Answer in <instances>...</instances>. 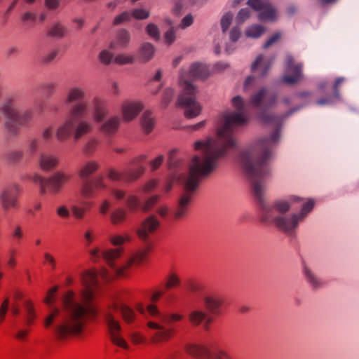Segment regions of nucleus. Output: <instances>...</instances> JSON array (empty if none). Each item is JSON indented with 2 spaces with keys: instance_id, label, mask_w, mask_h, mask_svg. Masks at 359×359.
<instances>
[{
  "instance_id": "obj_1",
  "label": "nucleus",
  "mask_w": 359,
  "mask_h": 359,
  "mask_svg": "<svg viewBox=\"0 0 359 359\" xmlns=\"http://www.w3.org/2000/svg\"><path fill=\"white\" fill-rule=\"evenodd\" d=\"M231 103L235 111L224 114L217 127L216 137L194 143L195 150L201 151V155L193 157L188 175L177 169L179 163L175 158L177 149H174L169 152L168 163L170 170V180L165 186V191L168 192L172 189L174 182L183 184V191L172 211L176 220L182 219L187 215L201 178L212 172L217 165L218 159L237 147L233 130L244 124L248 118L245 103L240 95L233 97Z\"/></svg>"
},
{
  "instance_id": "obj_2",
  "label": "nucleus",
  "mask_w": 359,
  "mask_h": 359,
  "mask_svg": "<svg viewBox=\"0 0 359 359\" xmlns=\"http://www.w3.org/2000/svg\"><path fill=\"white\" fill-rule=\"evenodd\" d=\"M279 137V129L276 128L269 137L262 139L242 151L239 160L245 172L250 177L252 192L259 205L260 221L266 224H273L280 231L292 234L298 227L299 223L311 212L315 202L309 200L303 204L300 212L291 215L286 213L292 203L302 201L301 198L291 196L289 200H276L272 204L267 203L264 178L269 175L271 149L278 142Z\"/></svg>"
},
{
  "instance_id": "obj_3",
  "label": "nucleus",
  "mask_w": 359,
  "mask_h": 359,
  "mask_svg": "<svg viewBox=\"0 0 359 359\" xmlns=\"http://www.w3.org/2000/svg\"><path fill=\"white\" fill-rule=\"evenodd\" d=\"M97 273L94 270L86 271L81 275L83 289L79 298L75 293L67 291L62 297V307L53 306V298L57 290L53 287L48 292L44 302L50 307V313L45 318L44 326L51 328L55 337L63 340L73 335H78L83 331L86 320L95 317L97 309L92 303L93 288L97 285Z\"/></svg>"
},
{
  "instance_id": "obj_4",
  "label": "nucleus",
  "mask_w": 359,
  "mask_h": 359,
  "mask_svg": "<svg viewBox=\"0 0 359 359\" xmlns=\"http://www.w3.org/2000/svg\"><path fill=\"white\" fill-rule=\"evenodd\" d=\"M86 96V90L81 86H73L67 89L64 102L72 107L69 116L56 130L58 140H67L71 135L74 140H79L94 131L93 121L86 117L89 113L88 104L84 102Z\"/></svg>"
},
{
  "instance_id": "obj_5",
  "label": "nucleus",
  "mask_w": 359,
  "mask_h": 359,
  "mask_svg": "<svg viewBox=\"0 0 359 359\" xmlns=\"http://www.w3.org/2000/svg\"><path fill=\"white\" fill-rule=\"evenodd\" d=\"M207 67L201 63L193 64L189 71L182 69L179 76V84L182 93L179 95L177 105L184 109V116L188 118L198 116L202 107L196 100L197 88L191 83L192 79H205L208 76Z\"/></svg>"
},
{
  "instance_id": "obj_6",
  "label": "nucleus",
  "mask_w": 359,
  "mask_h": 359,
  "mask_svg": "<svg viewBox=\"0 0 359 359\" xmlns=\"http://www.w3.org/2000/svg\"><path fill=\"white\" fill-rule=\"evenodd\" d=\"M20 96L17 93L7 95L1 104V110L6 117L5 129L11 137H16L21 128L29 126L32 121L34 111L31 109L22 112L18 111Z\"/></svg>"
},
{
  "instance_id": "obj_7",
  "label": "nucleus",
  "mask_w": 359,
  "mask_h": 359,
  "mask_svg": "<svg viewBox=\"0 0 359 359\" xmlns=\"http://www.w3.org/2000/svg\"><path fill=\"white\" fill-rule=\"evenodd\" d=\"M147 310L154 318V320L147 323V326L156 330L154 334L156 341L168 340L175 332L174 323L183 318V316L178 313H161L153 304L149 305Z\"/></svg>"
},
{
  "instance_id": "obj_8",
  "label": "nucleus",
  "mask_w": 359,
  "mask_h": 359,
  "mask_svg": "<svg viewBox=\"0 0 359 359\" xmlns=\"http://www.w3.org/2000/svg\"><path fill=\"white\" fill-rule=\"evenodd\" d=\"M112 311H119L123 319L128 323L133 322L135 316L134 311L123 303L114 302L111 306H109L107 310L102 312L109 330L111 341L120 347L128 348L126 341L118 334L121 330V327L118 321L114 318Z\"/></svg>"
},
{
  "instance_id": "obj_9",
  "label": "nucleus",
  "mask_w": 359,
  "mask_h": 359,
  "mask_svg": "<svg viewBox=\"0 0 359 359\" xmlns=\"http://www.w3.org/2000/svg\"><path fill=\"white\" fill-rule=\"evenodd\" d=\"M277 97L276 93L271 92L266 88H262L251 95L249 104L259 111L258 118L262 123L276 126L279 124L280 117L267 112V109L275 105Z\"/></svg>"
},
{
  "instance_id": "obj_10",
  "label": "nucleus",
  "mask_w": 359,
  "mask_h": 359,
  "mask_svg": "<svg viewBox=\"0 0 359 359\" xmlns=\"http://www.w3.org/2000/svg\"><path fill=\"white\" fill-rule=\"evenodd\" d=\"M122 252V248L109 249L102 252L101 255L103 259L111 269V272H109L105 269L102 271L100 276L103 278L109 280L114 276L123 275L124 269L126 266H123L118 263V259L121 257Z\"/></svg>"
},
{
  "instance_id": "obj_11",
  "label": "nucleus",
  "mask_w": 359,
  "mask_h": 359,
  "mask_svg": "<svg viewBox=\"0 0 359 359\" xmlns=\"http://www.w3.org/2000/svg\"><path fill=\"white\" fill-rule=\"evenodd\" d=\"M20 187L17 184L4 186L0 191V205L4 212L15 210L19 208Z\"/></svg>"
},
{
  "instance_id": "obj_12",
  "label": "nucleus",
  "mask_w": 359,
  "mask_h": 359,
  "mask_svg": "<svg viewBox=\"0 0 359 359\" xmlns=\"http://www.w3.org/2000/svg\"><path fill=\"white\" fill-rule=\"evenodd\" d=\"M185 351L190 355L201 359H229V355L222 349L211 351L203 344H187Z\"/></svg>"
},
{
  "instance_id": "obj_13",
  "label": "nucleus",
  "mask_w": 359,
  "mask_h": 359,
  "mask_svg": "<svg viewBox=\"0 0 359 359\" xmlns=\"http://www.w3.org/2000/svg\"><path fill=\"white\" fill-rule=\"evenodd\" d=\"M248 4L255 11H260L261 21H273L276 19V10L268 0H248Z\"/></svg>"
},
{
  "instance_id": "obj_14",
  "label": "nucleus",
  "mask_w": 359,
  "mask_h": 359,
  "mask_svg": "<svg viewBox=\"0 0 359 359\" xmlns=\"http://www.w3.org/2000/svg\"><path fill=\"white\" fill-rule=\"evenodd\" d=\"M294 58L291 55H287L285 61V71L291 72V75L285 74L283 76V81L285 83L292 85L297 83L302 77V63H294Z\"/></svg>"
},
{
  "instance_id": "obj_15",
  "label": "nucleus",
  "mask_w": 359,
  "mask_h": 359,
  "mask_svg": "<svg viewBox=\"0 0 359 359\" xmlns=\"http://www.w3.org/2000/svg\"><path fill=\"white\" fill-rule=\"evenodd\" d=\"M107 184L102 176H98L91 180H85L82 182L80 194L84 199H90L95 196V189H104Z\"/></svg>"
},
{
  "instance_id": "obj_16",
  "label": "nucleus",
  "mask_w": 359,
  "mask_h": 359,
  "mask_svg": "<svg viewBox=\"0 0 359 359\" xmlns=\"http://www.w3.org/2000/svg\"><path fill=\"white\" fill-rule=\"evenodd\" d=\"M160 221L154 215L146 217L141 223L140 228L137 230V234L140 239L147 241L149 235L154 233L159 227Z\"/></svg>"
},
{
  "instance_id": "obj_17",
  "label": "nucleus",
  "mask_w": 359,
  "mask_h": 359,
  "mask_svg": "<svg viewBox=\"0 0 359 359\" xmlns=\"http://www.w3.org/2000/svg\"><path fill=\"white\" fill-rule=\"evenodd\" d=\"M72 178V175L64 171L55 172L48 177V192L57 194L60 192L63 186Z\"/></svg>"
},
{
  "instance_id": "obj_18",
  "label": "nucleus",
  "mask_w": 359,
  "mask_h": 359,
  "mask_svg": "<svg viewBox=\"0 0 359 359\" xmlns=\"http://www.w3.org/2000/svg\"><path fill=\"white\" fill-rule=\"evenodd\" d=\"M144 105L140 101L126 100L121 106L123 119L126 122L134 120L143 109Z\"/></svg>"
},
{
  "instance_id": "obj_19",
  "label": "nucleus",
  "mask_w": 359,
  "mask_h": 359,
  "mask_svg": "<svg viewBox=\"0 0 359 359\" xmlns=\"http://www.w3.org/2000/svg\"><path fill=\"white\" fill-rule=\"evenodd\" d=\"M93 120L96 123H101L109 114L107 101L103 98L95 96L91 102Z\"/></svg>"
},
{
  "instance_id": "obj_20",
  "label": "nucleus",
  "mask_w": 359,
  "mask_h": 359,
  "mask_svg": "<svg viewBox=\"0 0 359 359\" xmlns=\"http://www.w3.org/2000/svg\"><path fill=\"white\" fill-rule=\"evenodd\" d=\"M189 320L193 325H203L205 330H208L210 325L212 323L213 318L206 312L196 309L191 311L188 316Z\"/></svg>"
},
{
  "instance_id": "obj_21",
  "label": "nucleus",
  "mask_w": 359,
  "mask_h": 359,
  "mask_svg": "<svg viewBox=\"0 0 359 359\" xmlns=\"http://www.w3.org/2000/svg\"><path fill=\"white\" fill-rule=\"evenodd\" d=\"M147 158V156L142 154L137 158L133 159L130 164L133 167H137L135 170L128 169L125 173V176L128 182H131L138 179L144 172V167L139 165V162L144 161Z\"/></svg>"
},
{
  "instance_id": "obj_22",
  "label": "nucleus",
  "mask_w": 359,
  "mask_h": 359,
  "mask_svg": "<svg viewBox=\"0 0 359 359\" xmlns=\"http://www.w3.org/2000/svg\"><path fill=\"white\" fill-rule=\"evenodd\" d=\"M120 124L121 118L118 116H113L102 121L100 126V130L107 136H112L118 132Z\"/></svg>"
},
{
  "instance_id": "obj_23",
  "label": "nucleus",
  "mask_w": 359,
  "mask_h": 359,
  "mask_svg": "<svg viewBox=\"0 0 359 359\" xmlns=\"http://www.w3.org/2000/svg\"><path fill=\"white\" fill-rule=\"evenodd\" d=\"M155 53L156 47L150 42H144L137 50V59L141 63H146L153 59Z\"/></svg>"
},
{
  "instance_id": "obj_24",
  "label": "nucleus",
  "mask_w": 359,
  "mask_h": 359,
  "mask_svg": "<svg viewBox=\"0 0 359 359\" xmlns=\"http://www.w3.org/2000/svg\"><path fill=\"white\" fill-rule=\"evenodd\" d=\"M59 163L58 157L53 154L42 152L39 155V165L44 171L55 169Z\"/></svg>"
},
{
  "instance_id": "obj_25",
  "label": "nucleus",
  "mask_w": 359,
  "mask_h": 359,
  "mask_svg": "<svg viewBox=\"0 0 359 359\" xmlns=\"http://www.w3.org/2000/svg\"><path fill=\"white\" fill-rule=\"evenodd\" d=\"M130 41V34L129 32L125 29H121L116 35L114 40L109 43V48L112 50L126 48Z\"/></svg>"
},
{
  "instance_id": "obj_26",
  "label": "nucleus",
  "mask_w": 359,
  "mask_h": 359,
  "mask_svg": "<svg viewBox=\"0 0 359 359\" xmlns=\"http://www.w3.org/2000/svg\"><path fill=\"white\" fill-rule=\"evenodd\" d=\"M206 309L213 314L219 313V308L222 304V299L219 295H206L203 299Z\"/></svg>"
},
{
  "instance_id": "obj_27",
  "label": "nucleus",
  "mask_w": 359,
  "mask_h": 359,
  "mask_svg": "<svg viewBox=\"0 0 359 359\" xmlns=\"http://www.w3.org/2000/svg\"><path fill=\"white\" fill-rule=\"evenodd\" d=\"M274 57L264 60L262 55H259L252 65V71L255 72L257 69H260L261 72L259 75L261 76H265L270 69Z\"/></svg>"
},
{
  "instance_id": "obj_28",
  "label": "nucleus",
  "mask_w": 359,
  "mask_h": 359,
  "mask_svg": "<svg viewBox=\"0 0 359 359\" xmlns=\"http://www.w3.org/2000/svg\"><path fill=\"white\" fill-rule=\"evenodd\" d=\"M67 34V27L61 22H55L48 30L47 36L54 39H62Z\"/></svg>"
},
{
  "instance_id": "obj_29",
  "label": "nucleus",
  "mask_w": 359,
  "mask_h": 359,
  "mask_svg": "<svg viewBox=\"0 0 359 359\" xmlns=\"http://www.w3.org/2000/svg\"><path fill=\"white\" fill-rule=\"evenodd\" d=\"M99 168V164L95 161L87 162L79 170V176L82 180H86L90 175Z\"/></svg>"
},
{
  "instance_id": "obj_30",
  "label": "nucleus",
  "mask_w": 359,
  "mask_h": 359,
  "mask_svg": "<svg viewBox=\"0 0 359 359\" xmlns=\"http://www.w3.org/2000/svg\"><path fill=\"white\" fill-rule=\"evenodd\" d=\"M36 20L37 13L32 11H26L20 15V22L27 28H31Z\"/></svg>"
},
{
  "instance_id": "obj_31",
  "label": "nucleus",
  "mask_w": 359,
  "mask_h": 359,
  "mask_svg": "<svg viewBox=\"0 0 359 359\" xmlns=\"http://www.w3.org/2000/svg\"><path fill=\"white\" fill-rule=\"evenodd\" d=\"M141 123L142 128L145 133H149L153 130L155 126V120L154 118L152 116L151 111H146L143 114L141 119Z\"/></svg>"
},
{
  "instance_id": "obj_32",
  "label": "nucleus",
  "mask_w": 359,
  "mask_h": 359,
  "mask_svg": "<svg viewBox=\"0 0 359 359\" xmlns=\"http://www.w3.org/2000/svg\"><path fill=\"white\" fill-rule=\"evenodd\" d=\"M304 273L306 280L313 288L318 289L321 287V281L309 268L304 266Z\"/></svg>"
},
{
  "instance_id": "obj_33",
  "label": "nucleus",
  "mask_w": 359,
  "mask_h": 359,
  "mask_svg": "<svg viewBox=\"0 0 359 359\" xmlns=\"http://www.w3.org/2000/svg\"><path fill=\"white\" fill-rule=\"evenodd\" d=\"M100 144V140L96 137H91L85 143L83 146V153L88 156H91L97 149Z\"/></svg>"
},
{
  "instance_id": "obj_34",
  "label": "nucleus",
  "mask_w": 359,
  "mask_h": 359,
  "mask_svg": "<svg viewBox=\"0 0 359 359\" xmlns=\"http://www.w3.org/2000/svg\"><path fill=\"white\" fill-rule=\"evenodd\" d=\"M32 180L34 183L39 186L41 195L48 193V178H44L39 175H34L32 177Z\"/></svg>"
},
{
  "instance_id": "obj_35",
  "label": "nucleus",
  "mask_w": 359,
  "mask_h": 359,
  "mask_svg": "<svg viewBox=\"0 0 359 359\" xmlns=\"http://www.w3.org/2000/svg\"><path fill=\"white\" fill-rule=\"evenodd\" d=\"M126 217V212L122 208H118L111 214V220L114 224L123 222Z\"/></svg>"
},
{
  "instance_id": "obj_36",
  "label": "nucleus",
  "mask_w": 359,
  "mask_h": 359,
  "mask_svg": "<svg viewBox=\"0 0 359 359\" xmlns=\"http://www.w3.org/2000/svg\"><path fill=\"white\" fill-rule=\"evenodd\" d=\"M264 32V28L259 25H255L248 27L245 34L248 37L259 38Z\"/></svg>"
},
{
  "instance_id": "obj_37",
  "label": "nucleus",
  "mask_w": 359,
  "mask_h": 359,
  "mask_svg": "<svg viewBox=\"0 0 359 359\" xmlns=\"http://www.w3.org/2000/svg\"><path fill=\"white\" fill-rule=\"evenodd\" d=\"M174 95L175 91L172 88L168 87L164 89L161 100V104L163 106V107H166L169 105V104L172 100Z\"/></svg>"
},
{
  "instance_id": "obj_38",
  "label": "nucleus",
  "mask_w": 359,
  "mask_h": 359,
  "mask_svg": "<svg viewBox=\"0 0 359 359\" xmlns=\"http://www.w3.org/2000/svg\"><path fill=\"white\" fill-rule=\"evenodd\" d=\"M135 60V56L126 54H118L114 57L115 62L118 65L133 64Z\"/></svg>"
},
{
  "instance_id": "obj_39",
  "label": "nucleus",
  "mask_w": 359,
  "mask_h": 359,
  "mask_svg": "<svg viewBox=\"0 0 359 359\" xmlns=\"http://www.w3.org/2000/svg\"><path fill=\"white\" fill-rule=\"evenodd\" d=\"M146 32L155 41L160 39V30L157 25L154 23H149L146 27Z\"/></svg>"
},
{
  "instance_id": "obj_40",
  "label": "nucleus",
  "mask_w": 359,
  "mask_h": 359,
  "mask_svg": "<svg viewBox=\"0 0 359 359\" xmlns=\"http://www.w3.org/2000/svg\"><path fill=\"white\" fill-rule=\"evenodd\" d=\"M150 245H147L145 249L139 250L130 260V262H134L137 264L143 262L150 250Z\"/></svg>"
},
{
  "instance_id": "obj_41",
  "label": "nucleus",
  "mask_w": 359,
  "mask_h": 359,
  "mask_svg": "<svg viewBox=\"0 0 359 359\" xmlns=\"http://www.w3.org/2000/svg\"><path fill=\"white\" fill-rule=\"evenodd\" d=\"M126 203L132 212L136 211L139 207L140 201L139 198L135 195H130L126 200Z\"/></svg>"
},
{
  "instance_id": "obj_42",
  "label": "nucleus",
  "mask_w": 359,
  "mask_h": 359,
  "mask_svg": "<svg viewBox=\"0 0 359 359\" xmlns=\"http://www.w3.org/2000/svg\"><path fill=\"white\" fill-rule=\"evenodd\" d=\"M159 196L154 195L147 198L142 205L141 209L143 212L149 211L152 207L158 201Z\"/></svg>"
},
{
  "instance_id": "obj_43",
  "label": "nucleus",
  "mask_w": 359,
  "mask_h": 359,
  "mask_svg": "<svg viewBox=\"0 0 359 359\" xmlns=\"http://www.w3.org/2000/svg\"><path fill=\"white\" fill-rule=\"evenodd\" d=\"M149 15V11L144 8H135L131 13V16L137 20H144L148 18Z\"/></svg>"
},
{
  "instance_id": "obj_44",
  "label": "nucleus",
  "mask_w": 359,
  "mask_h": 359,
  "mask_svg": "<svg viewBox=\"0 0 359 359\" xmlns=\"http://www.w3.org/2000/svg\"><path fill=\"white\" fill-rule=\"evenodd\" d=\"M126 171L127 170H126L123 173H121L113 168H110L107 170V176L108 177L109 179L114 180V181H119L122 178H124V180L126 182H128L126 180V176H125V173Z\"/></svg>"
},
{
  "instance_id": "obj_45",
  "label": "nucleus",
  "mask_w": 359,
  "mask_h": 359,
  "mask_svg": "<svg viewBox=\"0 0 359 359\" xmlns=\"http://www.w3.org/2000/svg\"><path fill=\"white\" fill-rule=\"evenodd\" d=\"M130 238L129 236L126 235V236H123L121 235H114L110 236L109 241L111 243L115 246H120L123 245L126 241H130Z\"/></svg>"
},
{
  "instance_id": "obj_46",
  "label": "nucleus",
  "mask_w": 359,
  "mask_h": 359,
  "mask_svg": "<svg viewBox=\"0 0 359 359\" xmlns=\"http://www.w3.org/2000/svg\"><path fill=\"white\" fill-rule=\"evenodd\" d=\"M114 58V55L108 50H103L99 54V59L100 62L104 65H109L111 62Z\"/></svg>"
},
{
  "instance_id": "obj_47",
  "label": "nucleus",
  "mask_w": 359,
  "mask_h": 359,
  "mask_svg": "<svg viewBox=\"0 0 359 359\" xmlns=\"http://www.w3.org/2000/svg\"><path fill=\"white\" fill-rule=\"evenodd\" d=\"M132 16L131 13L128 11H125L121 13L120 15H117L114 21L113 25H118L120 24H122L125 22L130 20Z\"/></svg>"
},
{
  "instance_id": "obj_48",
  "label": "nucleus",
  "mask_w": 359,
  "mask_h": 359,
  "mask_svg": "<svg viewBox=\"0 0 359 359\" xmlns=\"http://www.w3.org/2000/svg\"><path fill=\"white\" fill-rule=\"evenodd\" d=\"M233 18V14L231 13H227L223 15L221 19V27L222 29V32L225 33L229 29L231 20Z\"/></svg>"
},
{
  "instance_id": "obj_49",
  "label": "nucleus",
  "mask_w": 359,
  "mask_h": 359,
  "mask_svg": "<svg viewBox=\"0 0 359 359\" xmlns=\"http://www.w3.org/2000/svg\"><path fill=\"white\" fill-rule=\"evenodd\" d=\"M23 156V153L20 151H13L7 154V160L11 163L19 162Z\"/></svg>"
},
{
  "instance_id": "obj_50",
  "label": "nucleus",
  "mask_w": 359,
  "mask_h": 359,
  "mask_svg": "<svg viewBox=\"0 0 359 359\" xmlns=\"http://www.w3.org/2000/svg\"><path fill=\"white\" fill-rule=\"evenodd\" d=\"M180 283V280L179 277L175 273H172L169 275L167 282L165 283L166 289H170L174 287H177L179 285Z\"/></svg>"
},
{
  "instance_id": "obj_51",
  "label": "nucleus",
  "mask_w": 359,
  "mask_h": 359,
  "mask_svg": "<svg viewBox=\"0 0 359 359\" xmlns=\"http://www.w3.org/2000/svg\"><path fill=\"white\" fill-rule=\"evenodd\" d=\"M250 11L249 8H242L239 12L236 18L238 24H243L247 19L250 18Z\"/></svg>"
},
{
  "instance_id": "obj_52",
  "label": "nucleus",
  "mask_w": 359,
  "mask_h": 359,
  "mask_svg": "<svg viewBox=\"0 0 359 359\" xmlns=\"http://www.w3.org/2000/svg\"><path fill=\"white\" fill-rule=\"evenodd\" d=\"M40 141L37 138L31 139L27 144L28 151L31 154H34L39 149Z\"/></svg>"
},
{
  "instance_id": "obj_53",
  "label": "nucleus",
  "mask_w": 359,
  "mask_h": 359,
  "mask_svg": "<svg viewBox=\"0 0 359 359\" xmlns=\"http://www.w3.org/2000/svg\"><path fill=\"white\" fill-rule=\"evenodd\" d=\"M165 41L170 46L176 39V32L173 27L167 30L164 34Z\"/></svg>"
},
{
  "instance_id": "obj_54",
  "label": "nucleus",
  "mask_w": 359,
  "mask_h": 359,
  "mask_svg": "<svg viewBox=\"0 0 359 359\" xmlns=\"http://www.w3.org/2000/svg\"><path fill=\"white\" fill-rule=\"evenodd\" d=\"M25 307L27 312V324H31L32 319L34 317V309L30 302L26 301L25 302Z\"/></svg>"
},
{
  "instance_id": "obj_55",
  "label": "nucleus",
  "mask_w": 359,
  "mask_h": 359,
  "mask_svg": "<svg viewBox=\"0 0 359 359\" xmlns=\"http://www.w3.org/2000/svg\"><path fill=\"white\" fill-rule=\"evenodd\" d=\"M57 87L55 82H45L41 85V88L48 94H53Z\"/></svg>"
},
{
  "instance_id": "obj_56",
  "label": "nucleus",
  "mask_w": 359,
  "mask_h": 359,
  "mask_svg": "<svg viewBox=\"0 0 359 359\" xmlns=\"http://www.w3.org/2000/svg\"><path fill=\"white\" fill-rule=\"evenodd\" d=\"M194 22V18L191 14L185 15L181 20L179 27L185 29L191 26Z\"/></svg>"
},
{
  "instance_id": "obj_57",
  "label": "nucleus",
  "mask_w": 359,
  "mask_h": 359,
  "mask_svg": "<svg viewBox=\"0 0 359 359\" xmlns=\"http://www.w3.org/2000/svg\"><path fill=\"white\" fill-rule=\"evenodd\" d=\"M71 210L73 215L76 219H82L84 217L86 210L83 208H80L77 205H72L71 207Z\"/></svg>"
},
{
  "instance_id": "obj_58",
  "label": "nucleus",
  "mask_w": 359,
  "mask_h": 359,
  "mask_svg": "<svg viewBox=\"0 0 359 359\" xmlns=\"http://www.w3.org/2000/svg\"><path fill=\"white\" fill-rule=\"evenodd\" d=\"M184 6L182 0H175V6L172 8V13L176 15H180L184 11Z\"/></svg>"
},
{
  "instance_id": "obj_59",
  "label": "nucleus",
  "mask_w": 359,
  "mask_h": 359,
  "mask_svg": "<svg viewBox=\"0 0 359 359\" xmlns=\"http://www.w3.org/2000/svg\"><path fill=\"white\" fill-rule=\"evenodd\" d=\"M111 194L114 198L117 201H121L125 198L126 192L119 189H111Z\"/></svg>"
},
{
  "instance_id": "obj_60",
  "label": "nucleus",
  "mask_w": 359,
  "mask_h": 359,
  "mask_svg": "<svg viewBox=\"0 0 359 359\" xmlns=\"http://www.w3.org/2000/svg\"><path fill=\"white\" fill-rule=\"evenodd\" d=\"M9 305L8 299H6L0 307V322L4 321Z\"/></svg>"
},
{
  "instance_id": "obj_61",
  "label": "nucleus",
  "mask_w": 359,
  "mask_h": 359,
  "mask_svg": "<svg viewBox=\"0 0 359 359\" xmlns=\"http://www.w3.org/2000/svg\"><path fill=\"white\" fill-rule=\"evenodd\" d=\"M163 160H164L163 155H159L154 160L151 161L150 162V166L151 168V170H156V169H158L160 167V165L162 164Z\"/></svg>"
},
{
  "instance_id": "obj_62",
  "label": "nucleus",
  "mask_w": 359,
  "mask_h": 359,
  "mask_svg": "<svg viewBox=\"0 0 359 359\" xmlns=\"http://www.w3.org/2000/svg\"><path fill=\"white\" fill-rule=\"evenodd\" d=\"M53 130L51 126L45 128L42 132V138L44 141L48 142L53 137Z\"/></svg>"
},
{
  "instance_id": "obj_63",
  "label": "nucleus",
  "mask_w": 359,
  "mask_h": 359,
  "mask_svg": "<svg viewBox=\"0 0 359 359\" xmlns=\"http://www.w3.org/2000/svg\"><path fill=\"white\" fill-rule=\"evenodd\" d=\"M241 36V30L238 27H234L230 32V39L233 42H236L238 40Z\"/></svg>"
},
{
  "instance_id": "obj_64",
  "label": "nucleus",
  "mask_w": 359,
  "mask_h": 359,
  "mask_svg": "<svg viewBox=\"0 0 359 359\" xmlns=\"http://www.w3.org/2000/svg\"><path fill=\"white\" fill-rule=\"evenodd\" d=\"M22 231L20 226H16L12 233V237L16 240L17 243H19L22 238Z\"/></svg>"
}]
</instances>
